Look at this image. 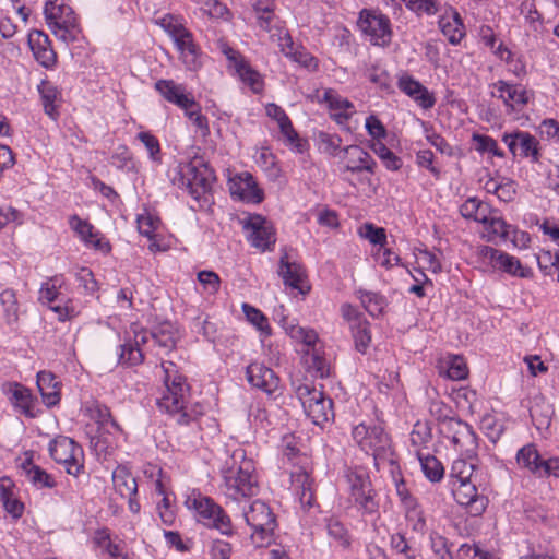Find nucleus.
<instances>
[{"label": "nucleus", "instance_id": "1", "mask_svg": "<svg viewBox=\"0 0 559 559\" xmlns=\"http://www.w3.org/2000/svg\"><path fill=\"white\" fill-rule=\"evenodd\" d=\"M233 464L223 471V490L226 497L237 501L252 497L259 491L253 461L245 457L242 450L233 454Z\"/></svg>", "mask_w": 559, "mask_h": 559}, {"label": "nucleus", "instance_id": "2", "mask_svg": "<svg viewBox=\"0 0 559 559\" xmlns=\"http://www.w3.org/2000/svg\"><path fill=\"white\" fill-rule=\"evenodd\" d=\"M215 175L202 158L193 157L188 163H181L174 169L171 182L179 189L186 190L194 200L207 202Z\"/></svg>", "mask_w": 559, "mask_h": 559}, {"label": "nucleus", "instance_id": "3", "mask_svg": "<svg viewBox=\"0 0 559 559\" xmlns=\"http://www.w3.org/2000/svg\"><path fill=\"white\" fill-rule=\"evenodd\" d=\"M162 368L166 392L156 400V403L160 409L177 416L178 424L187 425L192 419V416L187 412L189 386L183 377L178 373L175 364L164 361Z\"/></svg>", "mask_w": 559, "mask_h": 559}, {"label": "nucleus", "instance_id": "4", "mask_svg": "<svg viewBox=\"0 0 559 559\" xmlns=\"http://www.w3.org/2000/svg\"><path fill=\"white\" fill-rule=\"evenodd\" d=\"M295 393L302 405L305 414L314 425H323L334 417L332 400L326 397L322 390L314 388L310 382L296 383Z\"/></svg>", "mask_w": 559, "mask_h": 559}, {"label": "nucleus", "instance_id": "5", "mask_svg": "<svg viewBox=\"0 0 559 559\" xmlns=\"http://www.w3.org/2000/svg\"><path fill=\"white\" fill-rule=\"evenodd\" d=\"M247 524L252 528L251 542L255 547H266L274 538L276 520L270 507L261 501H253L243 512Z\"/></svg>", "mask_w": 559, "mask_h": 559}, {"label": "nucleus", "instance_id": "6", "mask_svg": "<svg viewBox=\"0 0 559 559\" xmlns=\"http://www.w3.org/2000/svg\"><path fill=\"white\" fill-rule=\"evenodd\" d=\"M185 506L194 511L198 520L210 527L218 530L222 534L231 533V522L224 510L213 499L203 496L200 491H192L187 496Z\"/></svg>", "mask_w": 559, "mask_h": 559}, {"label": "nucleus", "instance_id": "7", "mask_svg": "<svg viewBox=\"0 0 559 559\" xmlns=\"http://www.w3.org/2000/svg\"><path fill=\"white\" fill-rule=\"evenodd\" d=\"M345 477L349 487L350 501L362 513H376L379 508L376 500L377 493L367 471L362 467L349 468Z\"/></svg>", "mask_w": 559, "mask_h": 559}, {"label": "nucleus", "instance_id": "8", "mask_svg": "<svg viewBox=\"0 0 559 559\" xmlns=\"http://www.w3.org/2000/svg\"><path fill=\"white\" fill-rule=\"evenodd\" d=\"M353 438L374 461L389 460L392 455L391 440L381 425L359 424L353 429Z\"/></svg>", "mask_w": 559, "mask_h": 559}, {"label": "nucleus", "instance_id": "9", "mask_svg": "<svg viewBox=\"0 0 559 559\" xmlns=\"http://www.w3.org/2000/svg\"><path fill=\"white\" fill-rule=\"evenodd\" d=\"M142 236L147 238V250L153 253L166 252L171 248V235L159 215L148 209L142 212Z\"/></svg>", "mask_w": 559, "mask_h": 559}, {"label": "nucleus", "instance_id": "10", "mask_svg": "<svg viewBox=\"0 0 559 559\" xmlns=\"http://www.w3.org/2000/svg\"><path fill=\"white\" fill-rule=\"evenodd\" d=\"M248 241L252 247L262 251L270 250L276 241L275 231L271 222L265 217L254 214L242 221Z\"/></svg>", "mask_w": 559, "mask_h": 559}, {"label": "nucleus", "instance_id": "11", "mask_svg": "<svg viewBox=\"0 0 559 559\" xmlns=\"http://www.w3.org/2000/svg\"><path fill=\"white\" fill-rule=\"evenodd\" d=\"M444 425L455 450L472 460L477 449V438L472 427L457 418H449Z\"/></svg>", "mask_w": 559, "mask_h": 559}, {"label": "nucleus", "instance_id": "12", "mask_svg": "<svg viewBox=\"0 0 559 559\" xmlns=\"http://www.w3.org/2000/svg\"><path fill=\"white\" fill-rule=\"evenodd\" d=\"M359 26L373 45L384 47L390 44L392 31L388 16L364 11L360 14Z\"/></svg>", "mask_w": 559, "mask_h": 559}, {"label": "nucleus", "instance_id": "13", "mask_svg": "<svg viewBox=\"0 0 559 559\" xmlns=\"http://www.w3.org/2000/svg\"><path fill=\"white\" fill-rule=\"evenodd\" d=\"M147 481V486L155 491L157 497H160V502H157L159 515L162 521L170 525L175 520L174 513L169 510V500L167 497V483L160 467L148 464L143 471Z\"/></svg>", "mask_w": 559, "mask_h": 559}, {"label": "nucleus", "instance_id": "14", "mask_svg": "<svg viewBox=\"0 0 559 559\" xmlns=\"http://www.w3.org/2000/svg\"><path fill=\"white\" fill-rule=\"evenodd\" d=\"M475 480L476 478L459 481L453 495L456 502L465 507L472 516H479L486 510L488 499L478 492Z\"/></svg>", "mask_w": 559, "mask_h": 559}, {"label": "nucleus", "instance_id": "15", "mask_svg": "<svg viewBox=\"0 0 559 559\" xmlns=\"http://www.w3.org/2000/svg\"><path fill=\"white\" fill-rule=\"evenodd\" d=\"M491 95L503 102L511 110L520 112L530 102V94L521 84H512L500 80L492 84Z\"/></svg>", "mask_w": 559, "mask_h": 559}, {"label": "nucleus", "instance_id": "16", "mask_svg": "<svg viewBox=\"0 0 559 559\" xmlns=\"http://www.w3.org/2000/svg\"><path fill=\"white\" fill-rule=\"evenodd\" d=\"M278 275L286 286L298 290L302 295L310 290V287L306 284L307 275L304 266L290 260L286 250L281 255Z\"/></svg>", "mask_w": 559, "mask_h": 559}, {"label": "nucleus", "instance_id": "17", "mask_svg": "<svg viewBox=\"0 0 559 559\" xmlns=\"http://www.w3.org/2000/svg\"><path fill=\"white\" fill-rule=\"evenodd\" d=\"M478 255L490 263L495 269L501 270L514 276L525 277V271L519 259L499 251L489 246H480L477 249Z\"/></svg>", "mask_w": 559, "mask_h": 559}, {"label": "nucleus", "instance_id": "18", "mask_svg": "<svg viewBox=\"0 0 559 559\" xmlns=\"http://www.w3.org/2000/svg\"><path fill=\"white\" fill-rule=\"evenodd\" d=\"M116 491L128 499L129 509L133 513L140 511L138 501V480L126 466H118L112 473Z\"/></svg>", "mask_w": 559, "mask_h": 559}, {"label": "nucleus", "instance_id": "19", "mask_svg": "<svg viewBox=\"0 0 559 559\" xmlns=\"http://www.w3.org/2000/svg\"><path fill=\"white\" fill-rule=\"evenodd\" d=\"M229 190L233 197L247 203H260L263 200V191L258 187L253 176L243 171L236 175L229 181Z\"/></svg>", "mask_w": 559, "mask_h": 559}, {"label": "nucleus", "instance_id": "20", "mask_svg": "<svg viewBox=\"0 0 559 559\" xmlns=\"http://www.w3.org/2000/svg\"><path fill=\"white\" fill-rule=\"evenodd\" d=\"M502 141L508 145L513 156L532 157L534 162L538 160V141L528 132L504 133Z\"/></svg>", "mask_w": 559, "mask_h": 559}, {"label": "nucleus", "instance_id": "21", "mask_svg": "<svg viewBox=\"0 0 559 559\" xmlns=\"http://www.w3.org/2000/svg\"><path fill=\"white\" fill-rule=\"evenodd\" d=\"M179 52V58L189 71H197L201 68V50L194 41L193 34L187 29L171 39Z\"/></svg>", "mask_w": 559, "mask_h": 559}, {"label": "nucleus", "instance_id": "22", "mask_svg": "<svg viewBox=\"0 0 559 559\" xmlns=\"http://www.w3.org/2000/svg\"><path fill=\"white\" fill-rule=\"evenodd\" d=\"M155 88L167 102L182 110L195 107V99L192 93L188 92L183 84H178L173 80H159L155 83Z\"/></svg>", "mask_w": 559, "mask_h": 559}, {"label": "nucleus", "instance_id": "23", "mask_svg": "<svg viewBox=\"0 0 559 559\" xmlns=\"http://www.w3.org/2000/svg\"><path fill=\"white\" fill-rule=\"evenodd\" d=\"M246 374L248 382L252 386L265 392L266 394H272L278 389L280 378L271 368L263 364H250L247 367Z\"/></svg>", "mask_w": 559, "mask_h": 559}, {"label": "nucleus", "instance_id": "24", "mask_svg": "<svg viewBox=\"0 0 559 559\" xmlns=\"http://www.w3.org/2000/svg\"><path fill=\"white\" fill-rule=\"evenodd\" d=\"M342 159L345 162L344 169L350 173L368 171L374 173L376 162L370 154L359 145H349L342 150Z\"/></svg>", "mask_w": 559, "mask_h": 559}, {"label": "nucleus", "instance_id": "25", "mask_svg": "<svg viewBox=\"0 0 559 559\" xmlns=\"http://www.w3.org/2000/svg\"><path fill=\"white\" fill-rule=\"evenodd\" d=\"M28 45L35 59L45 68H51L57 61V55L51 47L47 34L34 29L28 34Z\"/></svg>", "mask_w": 559, "mask_h": 559}, {"label": "nucleus", "instance_id": "26", "mask_svg": "<svg viewBox=\"0 0 559 559\" xmlns=\"http://www.w3.org/2000/svg\"><path fill=\"white\" fill-rule=\"evenodd\" d=\"M319 102L328 105L331 117L338 124L347 122L355 112L353 103L332 88L325 90Z\"/></svg>", "mask_w": 559, "mask_h": 559}, {"label": "nucleus", "instance_id": "27", "mask_svg": "<svg viewBox=\"0 0 559 559\" xmlns=\"http://www.w3.org/2000/svg\"><path fill=\"white\" fill-rule=\"evenodd\" d=\"M397 85L402 92L413 98L421 108L429 109L435 106L436 98L420 82L416 81L412 76H401Z\"/></svg>", "mask_w": 559, "mask_h": 559}, {"label": "nucleus", "instance_id": "28", "mask_svg": "<svg viewBox=\"0 0 559 559\" xmlns=\"http://www.w3.org/2000/svg\"><path fill=\"white\" fill-rule=\"evenodd\" d=\"M484 225L483 237L489 241L495 242L497 239L509 240L511 237L512 225L499 215L497 210H490V214L486 215V222H480Z\"/></svg>", "mask_w": 559, "mask_h": 559}, {"label": "nucleus", "instance_id": "29", "mask_svg": "<svg viewBox=\"0 0 559 559\" xmlns=\"http://www.w3.org/2000/svg\"><path fill=\"white\" fill-rule=\"evenodd\" d=\"M14 488L15 486L11 478H0V501L4 510L16 520L23 515L24 503L15 496Z\"/></svg>", "mask_w": 559, "mask_h": 559}, {"label": "nucleus", "instance_id": "30", "mask_svg": "<svg viewBox=\"0 0 559 559\" xmlns=\"http://www.w3.org/2000/svg\"><path fill=\"white\" fill-rule=\"evenodd\" d=\"M62 285V278L55 276L44 283L39 290V300L41 304L49 306V308L57 312L60 319H64L68 317V308L61 305H55L57 300L60 298V293L58 290Z\"/></svg>", "mask_w": 559, "mask_h": 559}, {"label": "nucleus", "instance_id": "31", "mask_svg": "<svg viewBox=\"0 0 559 559\" xmlns=\"http://www.w3.org/2000/svg\"><path fill=\"white\" fill-rule=\"evenodd\" d=\"M37 388L41 394L45 405L52 407L60 401V383L50 371H39L37 373Z\"/></svg>", "mask_w": 559, "mask_h": 559}, {"label": "nucleus", "instance_id": "32", "mask_svg": "<svg viewBox=\"0 0 559 559\" xmlns=\"http://www.w3.org/2000/svg\"><path fill=\"white\" fill-rule=\"evenodd\" d=\"M69 224L86 245L98 250L109 248V245L99 237V234L95 231L93 225L87 221L81 219L78 215H72L69 218Z\"/></svg>", "mask_w": 559, "mask_h": 559}, {"label": "nucleus", "instance_id": "33", "mask_svg": "<svg viewBox=\"0 0 559 559\" xmlns=\"http://www.w3.org/2000/svg\"><path fill=\"white\" fill-rule=\"evenodd\" d=\"M50 456L59 464L73 459V455H83L82 448L69 437H59L49 444Z\"/></svg>", "mask_w": 559, "mask_h": 559}, {"label": "nucleus", "instance_id": "34", "mask_svg": "<svg viewBox=\"0 0 559 559\" xmlns=\"http://www.w3.org/2000/svg\"><path fill=\"white\" fill-rule=\"evenodd\" d=\"M44 14L50 28L61 25V23H70V20L74 19L71 8L64 3H58V0H47Z\"/></svg>", "mask_w": 559, "mask_h": 559}, {"label": "nucleus", "instance_id": "35", "mask_svg": "<svg viewBox=\"0 0 559 559\" xmlns=\"http://www.w3.org/2000/svg\"><path fill=\"white\" fill-rule=\"evenodd\" d=\"M265 112L267 117L277 122L281 133L288 142L294 143L298 139V134L295 131L289 117L282 107L274 103H270L265 106Z\"/></svg>", "mask_w": 559, "mask_h": 559}, {"label": "nucleus", "instance_id": "36", "mask_svg": "<svg viewBox=\"0 0 559 559\" xmlns=\"http://www.w3.org/2000/svg\"><path fill=\"white\" fill-rule=\"evenodd\" d=\"M235 73L254 94H260L264 90V80L255 69H253L248 61H240L237 63Z\"/></svg>", "mask_w": 559, "mask_h": 559}, {"label": "nucleus", "instance_id": "37", "mask_svg": "<svg viewBox=\"0 0 559 559\" xmlns=\"http://www.w3.org/2000/svg\"><path fill=\"white\" fill-rule=\"evenodd\" d=\"M516 463L520 467L526 468L532 474L538 476L543 460L534 444H526L518 451Z\"/></svg>", "mask_w": 559, "mask_h": 559}, {"label": "nucleus", "instance_id": "38", "mask_svg": "<svg viewBox=\"0 0 559 559\" xmlns=\"http://www.w3.org/2000/svg\"><path fill=\"white\" fill-rule=\"evenodd\" d=\"M292 484L301 504L311 507L313 502L312 479L306 471H298L292 474Z\"/></svg>", "mask_w": 559, "mask_h": 559}, {"label": "nucleus", "instance_id": "39", "mask_svg": "<svg viewBox=\"0 0 559 559\" xmlns=\"http://www.w3.org/2000/svg\"><path fill=\"white\" fill-rule=\"evenodd\" d=\"M21 467L34 486L38 488H53L56 486V481L51 475L38 465H35L31 459L25 460Z\"/></svg>", "mask_w": 559, "mask_h": 559}, {"label": "nucleus", "instance_id": "40", "mask_svg": "<svg viewBox=\"0 0 559 559\" xmlns=\"http://www.w3.org/2000/svg\"><path fill=\"white\" fill-rule=\"evenodd\" d=\"M439 26L444 36L452 44H457L464 36V25L457 12H453L449 16H442Z\"/></svg>", "mask_w": 559, "mask_h": 559}, {"label": "nucleus", "instance_id": "41", "mask_svg": "<svg viewBox=\"0 0 559 559\" xmlns=\"http://www.w3.org/2000/svg\"><path fill=\"white\" fill-rule=\"evenodd\" d=\"M489 204L477 198H468L461 206L460 213L464 218L474 219L475 222H486V215L490 214Z\"/></svg>", "mask_w": 559, "mask_h": 559}, {"label": "nucleus", "instance_id": "42", "mask_svg": "<svg viewBox=\"0 0 559 559\" xmlns=\"http://www.w3.org/2000/svg\"><path fill=\"white\" fill-rule=\"evenodd\" d=\"M8 393L14 407L27 417L34 416L32 413V395L25 386L17 383L11 384Z\"/></svg>", "mask_w": 559, "mask_h": 559}, {"label": "nucleus", "instance_id": "43", "mask_svg": "<svg viewBox=\"0 0 559 559\" xmlns=\"http://www.w3.org/2000/svg\"><path fill=\"white\" fill-rule=\"evenodd\" d=\"M416 455L425 476L429 480L439 481L443 477V466L435 456L424 453L421 450H417Z\"/></svg>", "mask_w": 559, "mask_h": 559}, {"label": "nucleus", "instance_id": "44", "mask_svg": "<svg viewBox=\"0 0 559 559\" xmlns=\"http://www.w3.org/2000/svg\"><path fill=\"white\" fill-rule=\"evenodd\" d=\"M154 342L166 352L175 348L178 341V333L170 323H163L151 332Z\"/></svg>", "mask_w": 559, "mask_h": 559}, {"label": "nucleus", "instance_id": "45", "mask_svg": "<svg viewBox=\"0 0 559 559\" xmlns=\"http://www.w3.org/2000/svg\"><path fill=\"white\" fill-rule=\"evenodd\" d=\"M38 92L40 94V98L43 102L45 112L51 117L56 118L57 109H56V100L59 96V92L57 87L50 81H41L38 85Z\"/></svg>", "mask_w": 559, "mask_h": 559}, {"label": "nucleus", "instance_id": "46", "mask_svg": "<svg viewBox=\"0 0 559 559\" xmlns=\"http://www.w3.org/2000/svg\"><path fill=\"white\" fill-rule=\"evenodd\" d=\"M0 302L3 307L5 322L11 325L19 320V305L13 289H4L0 293Z\"/></svg>", "mask_w": 559, "mask_h": 559}, {"label": "nucleus", "instance_id": "47", "mask_svg": "<svg viewBox=\"0 0 559 559\" xmlns=\"http://www.w3.org/2000/svg\"><path fill=\"white\" fill-rule=\"evenodd\" d=\"M154 22L156 25L160 26L171 39L188 29L185 19L174 14H165L160 17H156Z\"/></svg>", "mask_w": 559, "mask_h": 559}, {"label": "nucleus", "instance_id": "48", "mask_svg": "<svg viewBox=\"0 0 559 559\" xmlns=\"http://www.w3.org/2000/svg\"><path fill=\"white\" fill-rule=\"evenodd\" d=\"M305 362L308 369L314 373L316 377L321 379L330 376V365L326 359L314 348L307 352Z\"/></svg>", "mask_w": 559, "mask_h": 559}, {"label": "nucleus", "instance_id": "49", "mask_svg": "<svg viewBox=\"0 0 559 559\" xmlns=\"http://www.w3.org/2000/svg\"><path fill=\"white\" fill-rule=\"evenodd\" d=\"M243 313L247 318V320L253 324L261 333L264 335L271 334V328L269 324L267 318L257 308L243 304L242 305Z\"/></svg>", "mask_w": 559, "mask_h": 559}, {"label": "nucleus", "instance_id": "50", "mask_svg": "<svg viewBox=\"0 0 559 559\" xmlns=\"http://www.w3.org/2000/svg\"><path fill=\"white\" fill-rule=\"evenodd\" d=\"M252 7L258 14L260 26L264 29H269L270 23L274 16V1L252 0Z\"/></svg>", "mask_w": 559, "mask_h": 559}, {"label": "nucleus", "instance_id": "51", "mask_svg": "<svg viewBox=\"0 0 559 559\" xmlns=\"http://www.w3.org/2000/svg\"><path fill=\"white\" fill-rule=\"evenodd\" d=\"M142 144L147 156L154 166H159L163 162V153L159 141L151 133L142 132Z\"/></svg>", "mask_w": 559, "mask_h": 559}, {"label": "nucleus", "instance_id": "52", "mask_svg": "<svg viewBox=\"0 0 559 559\" xmlns=\"http://www.w3.org/2000/svg\"><path fill=\"white\" fill-rule=\"evenodd\" d=\"M372 151L374 154L379 156V158L384 163L385 167L390 170H397L402 162L401 159L390 150L382 142L378 141L374 142L371 145Z\"/></svg>", "mask_w": 559, "mask_h": 559}, {"label": "nucleus", "instance_id": "53", "mask_svg": "<svg viewBox=\"0 0 559 559\" xmlns=\"http://www.w3.org/2000/svg\"><path fill=\"white\" fill-rule=\"evenodd\" d=\"M358 234L360 237L369 240L373 245H379L380 248L386 243V234L385 229L382 227H376L371 223L364 224Z\"/></svg>", "mask_w": 559, "mask_h": 559}, {"label": "nucleus", "instance_id": "54", "mask_svg": "<svg viewBox=\"0 0 559 559\" xmlns=\"http://www.w3.org/2000/svg\"><path fill=\"white\" fill-rule=\"evenodd\" d=\"M467 374L468 370L464 359L459 356L451 357L444 376L451 380L460 381L465 379Z\"/></svg>", "mask_w": 559, "mask_h": 559}, {"label": "nucleus", "instance_id": "55", "mask_svg": "<svg viewBox=\"0 0 559 559\" xmlns=\"http://www.w3.org/2000/svg\"><path fill=\"white\" fill-rule=\"evenodd\" d=\"M353 334H354L356 348L359 352L365 353L366 348L369 346V343L371 341L370 332L368 329V323L366 321L359 320L353 326Z\"/></svg>", "mask_w": 559, "mask_h": 559}, {"label": "nucleus", "instance_id": "56", "mask_svg": "<svg viewBox=\"0 0 559 559\" xmlns=\"http://www.w3.org/2000/svg\"><path fill=\"white\" fill-rule=\"evenodd\" d=\"M474 472L475 464L467 462L465 459H459L452 464V475L455 476L459 481L476 478L477 476Z\"/></svg>", "mask_w": 559, "mask_h": 559}, {"label": "nucleus", "instance_id": "57", "mask_svg": "<svg viewBox=\"0 0 559 559\" xmlns=\"http://www.w3.org/2000/svg\"><path fill=\"white\" fill-rule=\"evenodd\" d=\"M56 37L64 43L75 41L79 36V28L74 23V19L70 23H61V25L50 28Z\"/></svg>", "mask_w": 559, "mask_h": 559}, {"label": "nucleus", "instance_id": "58", "mask_svg": "<svg viewBox=\"0 0 559 559\" xmlns=\"http://www.w3.org/2000/svg\"><path fill=\"white\" fill-rule=\"evenodd\" d=\"M361 304L365 309L372 316H379L382 312L384 300L376 293L365 292L360 295Z\"/></svg>", "mask_w": 559, "mask_h": 559}, {"label": "nucleus", "instance_id": "59", "mask_svg": "<svg viewBox=\"0 0 559 559\" xmlns=\"http://www.w3.org/2000/svg\"><path fill=\"white\" fill-rule=\"evenodd\" d=\"M431 441L430 429L425 425L417 423L411 433L412 445L416 448L415 451L421 450L420 447L426 445Z\"/></svg>", "mask_w": 559, "mask_h": 559}, {"label": "nucleus", "instance_id": "60", "mask_svg": "<svg viewBox=\"0 0 559 559\" xmlns=\"http://www.w3.org/2000/svg\"><path fill=\"white\" fill-rule=\"evenodd\" d=\"M75 278L79 282V286L87 294H93L97 290V282L94 278L93 272L87 267H81L75 272Z\"/></svg>", "mask_w": 559, "mask_h": 559}, {"label": "nucleus", "instance_id": "61", "mask_svg": "<svg viewBox=\"0 0 559 559\" xmlns=\"http://www.w3.org/2000/svg\"><path fill=\"white\" fill-rule=\"evenodd\" d=\"M289 59L308 69L309 71H316L318 69V59L301 46Z\"/></svg>", "mask_w": 559, "mask_h": 559}, {"label": "nucleus", "instance_id": "62", "mask_svg": "<svg viewBox=\"0 0 559 559\" xmlns=\"http://www.w3.org/2000/svg\"><path fill=\"white\" fill-rule=\"evenodd\" d=\"M460 559H492V555L483 550L478 545L463 544L459 551Z\"/></svg>", "mask_w": 559, "mask_h": 559}, {"label": "nucleus", "instance_id": "63", "mask_svg": "<svg viewBox=\"0 0 559 559\" xmlns=\"http://www.w3.org/2000/svg\"><path fill=\"white\" fill-rule=\"evenodd\" d=\"M537 263L546 274H549L552 267L557 269L559 263V252H551L550 250H540L537 254Z\"/></svg>", "mask_w": 559, "mask_h": 559}, {"label": "nucleus", "instance_id": "64", "mask_svg": "<svg viewBox=\"0 0 559 559\" xmlns=\"http://www.w3.org/2000/svg\"><path fill=\"white\" fill-rule=\"evenodd\" d=\"M417 260L425 269L433 273H439L442 270L441 262L437 254L427 249L419 251Z\"/></svg>", "mask_w": 559, "mask_h": 559}]
</instances>
